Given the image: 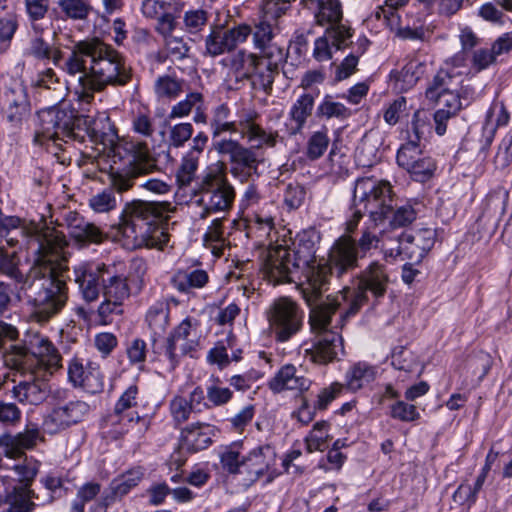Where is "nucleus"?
Wrapping results in <instances>:
<instances>
[{
    "mask_svg": "<svg viewBox=\"0 0 512 512\" xmlns=\"http://www.w3.org/2000/svg\"><path fill=\"white\" fill-rule=\"evenodd\" d=\"M369 44L370 41L364 36L357 39L356 48L336 67V80L342 81L356 72L359 58L367 51Z\"/></svg>",
    "mask_w": 512,
    "mask_h": 512,
    "instance_id": "39",
    "label": "nucleus"
},
{
    "mask_svg": "<svg viewBox=\"0 0 512 512\" xmlns=\"http://www.w3.org/2000/svg\"><path fill=\"white\" fill-rule=\"evenodd\" d=\"M353 34V29L342 21L326 27L325 30V35L329 38L332 47L336 51L349 47L352 44Z\"/></svg>",
    "mask_w": 512,
    "mask_h": 512,
    "instance_id": "47",
    "label": "nucleus"
},
{
    "mask_svg": "<svg viewBox=\"0 0 512 512\" xmlns=\"http://www.w3.org/2000/svg\"><path fill=\"white\" fill-rule=\"evenodd\" d=\"M105 263L84 261L74 266V281L78 285L79 292L86 302H94L98 299L102 290V276Z\"/></svg>",
    "mask_w": 512,
    "mask_h": 512,
    "instance_id": "23",
    "label": "nucleus"
},
{
    "mask_svg": "<svg viewBox=\"0 0 512 512\" xmlns=\"http://www.w3.org/2000/svg\"><path fill=\"white\" fill-rule=\"evenodd\" d=\"M46 374L32 371L29 380L20 381L13 387V396L23 404L39 405L50 393L48 383L43 379Z\"/></svg>",
    "mask_w": 512,
    "mask_h": 512,
    "instance_id": "28",
    "label": "nucleus"
},
{
    "mask_svg": "<svg viewBox=\"0 0 512 512\" xmlns=\"http://www.w3.org/2000/svg\"><path fill=\"white\" fill-rule=\"evenodd\" d=\"M169 212V202L133 200L126 203L115 227V237L130 250H163L169 242V234L161 224Z\"/></svg>",
    "mask_w": 512,
    "mask_h": 512,
    "instance_id": "4",
    "label": "nucleus"
},
{
    "mask_svg": "<svg viewBox=\"0 0 512 512\" xmlns=\"http://www.w3.org/2000/svg\"><path fill=\"white\" fill-rule=\"evenodd\" d=\"M138 387L130 385L119 397L114 407V415L110 416L111 424L116 421L126 420L131 424L132 429L136 428L137 432L144 433L149 427V421L140 417L138 414L134 416L132 412L126 413L129 409L137 405Z\"/></svg>",
    "mask_w": 512,
    "mask_h": 512,
    "instance_id": "25",
    "label": "nucleus"
},
{
    "mask_svg": "<svg viewBox=\"0 0 512 512\" xmlns=\"http://www.w3.org/2000/svg\"><path fill=\"white\" fill-rule=\"evenodd\" d=\"M314 101L315 98L311 93H304L292 104L285 123L286 132L289 136L302 133L308 118L312 114Z\"/></svg>",
    "mask_w": 512,
    "mask_h": 512,
    "instance_id": "29",
    "label": "nucleus"
},
{
    "mask_svg": "<svg viewBox=\"0 0 512 512\" xmlns=\"http://www.w3.org/2000/svg\"><path fill=\"white\" fill-rule=\"evenodd\" d=\"M203 427L208 428L209 425L196 423L187 426L184 430L186 443L195 451L207 448L212 442L210 436L202 431Z\"/></svg>",
    "mask_w": 512,
    "mask_h": 512,
    "instance_id": "55",
    "label": "nucleus"
},
{
    "mask_svg": "<svg viewBox=\"0 0 512 512\" xmlns=\"http://www.w3.org/2000/svg\"><path fill=\"white\" fill-rule=\"evenodd\" d=\"M330 139L326 128L315 131L307 141L306 156L310 160L320 158L327 150Z\"/></svg>",
    "mask_w": 512,
    "mask_h": 512,
    "instance_id": "54",
    "label": "nucleus"
},
{
    "mask_svg": "<svg viewBox=\"0 0 512 512\" xmlns=\"http://www.w3.org/2000/svg\"><path fill=\"white\" fill-rule=\"evenodd\" d=\"M29 54L38 60H51L54 66L66 73L68 57H63V52L58 47H52L42 37H35L31 40Z\"/></svg>",
    "mask_w": 512,
    "mask_h": 512,
    "instance_id": "37",
    "label": "nucleus"
},
{
    "mask_svg": "<svg viewBox=\"0 0 512 512\" xmlns=\"http://www.w3.org/2000/svg\"><path fill=\"white\" fill-rule=\"evenodd\" d=\"M359 256L355 239L350 235L340 236L331 246L326 258L318 260V266L310 270L312 293L307 294L306 303L321 301L322 293L328 289L333 277L340 279L358 267Z\"/></svg>",
    "mask_w": 512,
    "mask_h": 512,
    "instance_id": "6",
    "label": "nucleus"
},
{
    "mask_svg": "<svg viewBox=\"0 0 512 512\" xmlns=\"http://www.w3.org/2000/svg\"><path fill=\"white\" fill-rule=\"evenodd\" d=\"M4 503V512H33L40 505V496L27 486H13L6 489Z\"/></svg>",
    "mask_w": 512,
    "mask_h": 512,
    "instance_id": "30",
    "label": "nucleus"
},
{
    "mask_svg": "<svg viewBox=\"0 0 512 512\" xmlns=\"http://www.w3.org/2000/svg\"><path fill=\"white\" fill-rule=\"evenodd\" d=\"M294 260L290 247L270 246L261 264L262 271L268 280L275 284L296 282L303 273L299 267L293 269Z\"/></svg>",
    "mask_w": 512,
    "mask_h": 512,
    "instance_id": "15",
    "label": "nucleus"
},
{
    "mask_svg": "<svg viewBox=\"0 0 512 512\" xmlns=\"http://www.w3.org/2000/svg\"><path fill=\"white\" fill-rule=\"evenodd\" d=\"M351 111L343 103L335 101L331 95H325L322 101L318 104L316 109V116L319 119H332L345 120L349 118Z\"/></svg>",
    "mask_w": 512,
    "mask_h": 512,
    "instance_id": "44",
    "label": "nucleus"
},
{
    "mask_svg": "<svg viewBox=\"0 0 512 512\" xmlns=\"http://www.w3.org/2000/svg\"><path fill=\"white\" fill-rule=\"evenodd\" d=\"M169 313V305L164 301H157L146 313V322L153 334V346L156 343V337H160L169 325Z\"/></svg>",
    "mask_w": 512,
    "mask_h": 512,
    "instance_id": "38",
    "label": "nucleus"
},
{
    "mask_svg": "<svg viewBox=\"0 0 512 512\" xmlns=\"http://www.w3.org/2000/svg\"><path fill=\"white\" fill-rule=\"evenodd\" d=\"M303 311L288 298L276 300L269 316L270 327L277 342H287L303 327Z\"/></svg>",
    "mask_w": 512,
    "mask_h": 512,
    "instance_id": "14",
    "label": "nucleus"
},
{
    "mask_svg": "<svg viewBox=\"0 0 512 512\" xmlns=\"http://www.w3.org/2000/svg\"><path fill=\"white\" fill-rule=\"evenodd\" d=\"M198 106H203V95L199 92L189 93L184 100L178 102L171 108L169 118L186 117Z\"/></svg>",
    "mask_w": 512,
    "mask_h": 512,
    "instance_id": "58",
    "label": "nucleus"
},
{
    "mask_svg": "<svg viewBox=\"0 0 512 512\" xmlns=\"http://www.w3.org/2000/svg\"><path fill=\"white\" fill-rule=\"evenodd\" d=\"M194 129L191 123L182 122L170 127L168 142L170 147L181 148L191 139Z\"/></svg>",
    "mask_w": 512,
    "mask_h": 512,
    "instance_id": "62",
    "label": "nucleus"
},
{
    "mask_svg": "<svg viewBox=\"0 0 512 512\" xmlns=\"http://www.w3.org/2000/svg\"><path fill=\"white\" fill-rule=\"evenodd\" d=\"M378 375V368L365 361L354 363L347 370L345 379L346 386L351 391H358L375 381Z\"/></svg>",
    "mask_w": 512,
    "mask_h": 512,
    "instance_id": "35",
    "label": "nucleus"
},
{
    "mask_svg": "<svg viewBox=\"0 0 512 512\" xmlns=\"http://www.w3.org/2000/svg\"><path fill=\"white\" fill-rule=\"evenodd\" d=\"M66 74L77 77L75 94L82 102L90 103L96 92L108 86H125L133 76L126 56L99 38L76 42L68 56Z\"/></svg>",
    "mask_w": 512,
    "mask_h": 512,
    "instance_id": "2",
    "label": "nucleus"
},
{
    "mask_svg": "<svg viewBox=\"0 0 512 512\" xmlns=\"http://www.w3.org/2000/svg\"><path fill=\"white\" fill-rule=\"evenodd\" d=\"M65 222L69 235L83 246L89 244H100L105 239V233L100 227L87 221L77 212H68L65 216Z\"/></svg>",
    "mask_w": 512,
    "mask_h": 512,
    "instance_id": "26",
    "label": "nucleus"
},
{
    "mask_svg": "<svg viewBox=\"0 0 512 512\" xmlns=\"http://www.w3.org/2000/svg\"><path fill=\"white\" fill-rule=\"evenodd\" d=\"M329 424L326 421H320L314 424L313 429L305 438L306 449L309 453L323 451L327 447L329 440Z\"/></svg>",
    "mask_w": 512,
    "mask_h": 512,
    "instance_id": "50",
    "label": "nucleus"
},
{
    "mask_svg": "<svg viewBox=\"0 0 512 512\" xmlns=\"http://www.w3.org/2000/svg\"><path fill=\"white\" fill-rule=\"evenodd\" d=\"M68 380L74 387L82 388L90 394L100 393L104 389V375L100 365L78 356L68 362Z\"/></svg>",
    "mask_w": 512,
    "mask_h": 512,
    "instance_id": "18",
    "label": "nucleus"
},
{
    "mask_svg": "<svg viewBox=\"0 0 512 512\" xmlns=\"http://www.w3.org/2000/svg\"><path fill=\"white\" fill-rule=\"evenodd\" d=\"M251 33V27L246 24H240L226 30H223L221 27H215L205 38L204 55L217 57L230 53L239 44L244 43Z\"/></svg>",
    "mask_w": 512,
    "mask_h": 512,
    "instance_id": "19",
    "label": "nucleus"
},
{
    "mask_svg": "<svg viewBox=\"0 0 512 512\" xmlns=\"http://www.w3.org/2000/svg\"><path fill=\"white\" fill-rule=\"evenodd\" d=\"M107 155L112 159L109 178L111 187L92 195L89 207L96 213H107L117 206L116 192L129 190L140 176L150 174L158 169L156 160L151 156L148 145L143 141L118 139L115 132L108 135Z\"/></svg>",
    "mask_w": 512,
    "mask_h": 512,
    "instance_id": "3",
    "label": "nucleus"
},
{
    "mask_svg": "<svg viewBox=\"0 0 512 512\" xmlns=\"http://www.w3.org/2000/svg\"><path fill=\"white\" fill-rule=\"evenodd\" d=\"M461 83V74L453 69H440L426 89V98L429 101H439L442 94L458 91Z\"/></svg>",
    "mask_w": 512,
    "mask_h": 512,
    "instance_id": "33",
    "label": "nucleus"
},
{
    "mask_svg": "<svg viewBox=\"0 0 512 512\" xmlns=\"http://www.w3.org/2000/svg\"><path fill=\"white\" fill-rule=\"evenodd\" d=\"M102 276V293L104 301L98 307L102 318L111 314H121L122 305L130 297L128 276L116 264H105Z\"/></svg>",
    "mask_w": 512,
    "mask_h": 512,
    "instance_id": "13",
    "label": "nucleus"
},
{
    "mask_svg": "<svg viewBox=\"0 0 512 512\" xmlns=\"http://www.w3.org/2000/svg\"><path fill=\"white\" fill-rule=\"evenodd\" d=\"M224 221V218L214 219L203 236L205 245L210 247L217 256L223 254V248L227 241L223 225Z\"/></svg>",
    "mask_w": 512,
    "mask_h": 512,
    "instance_id": "43",
    "label": "nucleus"
},
{
    "mask_svg": "<svg viewBox=\"0 0 512 512\" xmlns=\"http://www.w3.org/2000/svg\"><path fill=\"white\" fill-rule=\"evenodd\" d=\"M40 483L48 491V494L43 499L40 498V505H47L53 503L56 499L61 498L66 489L64 488V478L55 473L50 472L40 478Z\"/></svg>",
    "mask_w": 512,
    "mask_h": 512,
    "instance_id": "48",
    "label": "nucleus"
},
{
    "mask_svg": "<svg viewBox=\"0 0 512 512\" xmlns=\"http://www.w3.org/2000/svg\"><path fill=\"white\" fill-rule=\"evenodd\" d=\"M214 149L219 155L228 158L231 175L241 183L247 182L252 175L257 174L262 160L253 147H246L237 140L224 138L214 143Z\"/></svg>",
    "mask_w": 512,
    "mask_h": 512,
    "instance_id": "12",
    "label": "nucleus"
},
{
    "mask_svg": "<svg viewBox=\"0 0 512 512\" xmlns=\"http://www.w3.org/2000/svg\"><path fill=\"white\" fill-rule=\"evenodd\" d=\"M244 131L249 139V141H257L258 143L255 145L256 149H260L263 146L267 147H275L277 143L278 133L277 132H267L258 124L253 122H247L244 126Z\"/></svg>",
    "mask_w": 512,
    "mask_h": 512,
    "instance_id": "49",
    "label": "nucleus"
},
{
    "mask_svg": "<svg viewBox=\"0 0 512 512\" xmlns=\"http://www.w3.org/2000/svg\"><path fill=\"white\" fill-rule=\"evenodd\" d=\"M318 241L319 236L314 230L303 231L297 235V239L294 242V248L291 249L295 259L294 261H296L293 262V269L295 267H299L307 280V287L302 290L305 300L307 294L312 293V278L310 277V270H314L315 267L318 266V261L316 260Z\"/></svg>",
    "mask_w": 512,
    "mask_h": 512,
    "instance_id": "17",
    "label": "nucleus"
},
{
    "mask_svg": "<svg viewBox=\"0 0 512 512\" xmlns=\"http://www.w3.org/2000/svg\"><path fill=\"white\" fill-rule=\"evenodd\" d=\"M206 397L210 407L226 405L233 397V392L228 387L222 386L219 377L211 376L206 384Z\"/></svg>",
    "mask_w": 512,
    "mask_h": 512,
    "instance_id": "46",
    "label": "nucleus"
},
{
    "mask_svg": "<svg viewBox=\"0 0 512 512\" xmlns=\"http://www.w3.org/2000/svg\"><path fill=\"white\" fill-rule=\"evenodd\" d=\"M340 302L328 296L325 301H318L310 307L309 324L317 334L313 345L304 349V356L316 364H328L344 352L343 339L340 334L329 330L331 319L339 308Z\"/></svg>",
    "mask_w": 512,
    "mask_h": 512,
    "instance_id": "7",
    "label": "nucleus"
},
{
    "mask_svg": "<svg viewBox=\"0 0 512 512\" xmlns=\"http://www.w3.org/2000/svg\"><path fill=\"white\" fill-rule=\"evenodd\" d=\"M429 116L423 110L414 113L411 128L408 131V141L405 144H413L418 149H422V141L426 140L430 134Z\"/></svg>",
    "mask_w": 512,
    "mask_h": 512,
    "instance_id": "41",
    "label": "nucleus"
},
{
    "mask_svg": "<svg viewBox=\"0 0 512 512\" xmlns=\"http://www.w3.org/2000/svg\"><path fill=\"white\" fill-rule=\"evenodd\" d=\"M509 118V113L503 102L495 101L492 103L487 112L486 121L483 126V135L481 140L482 144L480 151H488L494 140L496 129L498 127L507 125Z\"/></svg>",
    "mask_w": 512,
    "mask_h": 512,
    "instance_id": "32",
    "label": "nucleus"
},
{
    "mask_svg": "<svg viewBox=\"0 0 512 512\" xmlns=\"http://www.w3.org/2000/svg\"><path fill=\"white\" fill-rule=\"evenodd\" d=\"M89 408V405L81 400H71L62 405H56L45 417L44 429L49 434H56L80 422L89 412Z\"/></svg>",
    "mask_w": 512,
    "mask_h": 512,
    "instance_id": "21",
    "label": "nucleus"
},
{
    "mask_svg": "<svg viewBox=\"0 0 512 512\" xmlns=\"http://www.w3.org/2000/svg\"><path fill=\"white\" fill-rule=\"evenodd\" d=\"M275 465L276 452L268 444L257 446L242 456L243 470L250 481H257L267 475V482H271L275 475Z\"/></svg>",
    "mask_w": 512,
    "mask_h": 512,
    "instance_id": "22",
    "label": "nucleus"
},
{
    "mask_svg": "<svg viewBox=\"0 0 512 512\" xmlns=\"http://www.w3.org/2000/svg\"><path fill=\"white\" fill-rule=\"evenodd\" d=\"M196 328V322L193 323L191 318H185L167 338L164 356L167 358L169 371L175 370L182 356L196 351Z\"/></svg>",
    "mask_w": 512,
    "mask_h": 512,
    "instance_id": "16",
    "label": "nucleus"
},
{
    "mask_svg": "<svg viewBox=\"0 0 512 512\" xmlns=\"http://www.w3.org/2000/svg\"><path fill=\"white\" fill-rule=\"evenodd\" d=\"M200 202L203 204L201 218L212 212H226L231 209L235 190L225 172L218 164L208 167L199 182Z\"/></svg>",
    "mask_w": 512,
    "mask_h": 512,
    "instance_id": "11",
    "label": "nucleus"
},
{
    "mask_svg": "<svg viewBox=\"0 0 512 512\" xmlns=\"http://www.w3.org/2000/svg\"><path fill=\"white\" fill-rule=\"evenodd\" d=\"M310 386V380L299 375L297 368L292 364L284 365L268 382V387L274 393L284 390L304 391Z\"/></svg>",
    "mask_w": 512,
    "mask_h": 512,
    "instance_id": "31",
    "label": "nucleus"
},
{
    "mask_svg": "<svg viewBox=\"0 0 512 512\" xmlns=\"http://www.w3.org/2000/svg\"><path fill=\"white\" fill-rule=\"evenodd\" d=\"M35 246L36 258L29 273L19 269L20 259L16 252L8 253L0 248V273L21 284L31 318L46 324L61 313L68 302L66 273L68 267L64 249L68 242L65 235L55 230L29 240Z\"/></svg>",
    "mask_w": 512,
    "mask_h": 512,
    "instance_id": "1",
    "label": "nucleus"
},
{
    "mask_svg": "<svg viewBox=\"0 0 512 512\" xmlns=\"http://www.w3.org/2000/svg\"><path fill=\"white\" fill-rule=\"evenodd\" d=\"M39 124L35 131L34 143L45 146L47 152L58 155L61 144L57 140L75 139L74 116L71 112L57 107L38 113Z\"/></svg>",
    "mask_w": 512,
    "mask_h": 512,
    "instance_id": "9",
    "label": "nucleus"
},
{
    "mask_svg": "<svg viewBox=\"0 0 512 512\" xmlns=\"http://www.w3.org/2000/svg\"><path fill=\"white\" fill-rule=\"evenodd\" d=\"M57 6L64 19L73 21L86 20L92 11L89 0H58Z\"/></svg>",
    "mask_w": 512,
    "mask_h": 512,
    "instance_id": "42",
    "label": "nucleus"
},
{
    "mask_svg": "<svg viewBox=\"0 0 512 512\" xmlns=\"http://www.w3.org/2000/svg\"><path fill=\"white\" fill-rule=\"evenodd\" d=\"M391 214L390 225L394 228L405 227L413 223L417 218V210L415 207L407 202L403 205L397 206L395 210L393 207L387 216Z\"/></svg>",
    "mask_w": 512,
    "mask_h": 512,
    "instance_id": "57",
    "label": "nucleus"
},
{
    "mask_svg": "<svg viewBox=\"0 0 512 512\" xmlns=\"http://www.w3.org/2000/svg\"><path fill=\"white\" fill-rule=\"evenodd\" d=\"M100 493L101 485L99 483L87 482L83 484L78 488L69 512H84L85 504L94 500Z\"/></svg>",
    "mask_w": 512,
    "mask_h": 512,
    "instance_id": "51",
    "label": "nucleus"
},
{
    "mask_svg": "<svg viewBox=\"0 0 512 512\" xmlns=\"http://www.w3.org/2000/svg\"><path fill=\"white\" fill-rule=\"evenodd\" d=\"M6 121L12 128H20L30 116V105L25 97L11 101L4 111Z\"/></svg>",
    "mask_w": 512,
    "mask_h": 512,
    "instance_id": "45",
    "label": "nucleus"
},
{
    "mask_svg": "<svg viewBox=\"0 0 512 512\" xmlns=\"http://www.w3.org/2000/svg\"><path fill=\"white\" fill-rule=\"evenodd\" d=\"M182 85V81L169 75H164L156 79L154 91L158 98L174 99L182 92Z\"/></svg>",
    "mask_w": 512,
    "mask_h": 512,
    "instance_id": "52",
    "label": "nucleus"
},
{
    "mask_svg": "<svg viewBox=\"0 0 512 512\" xmlns=\"http://www.w3.org/2000/svg\"><path fill=\"white\" fill-rule=\"evenodd\" d=\"M167 55L173 60H183L189 57L190 46L182 36H171L163 40Z\"/></svg>",
    "mask_w": 512,
    "mask_h": 512,
    "instance_id": "63",
    "label": "nucleus"
},
{
    "mask_svg": "<svg viewBox=\"0 0 512 512\" xmlns=\"http://www.w3.org/2000/svg\"><path fill=\"white\" fill-rule=\"evenodd\" d=\"M393 193L389 182L377 181L373 178H360L355 182L352 215L346 222V232L353 233L365 213H369L372 226L361 229V236L355 240L361 258L372 250L378 248L381 239L377 232L378 224L382 223L392 208Z\"/></svg>",
    "mask_w": 512,
    "mask_h": 512,
    "instance_id": "5",
    "label": "nucleus"
},
{
    "mask_svg": "<svg viewBox=\"0 0 512 512\" xmlns=\"http://www.w3.org/2000/svg\"><path fill=\"white\" fill-rule=\"evenodd\" d=\"M208 19V12L203 9L187 10L183 15V30L190 35L198 34L205 28Z\"/></svg>",
    "mask_w": 512,
    "mask_h": 512,
    "instance_id": "53",
    "label": "nucleus"
},
{
    "mask_svg": "<svg viewBox=\"0 0 512 512\" xmlns=\"http://www.w3.org/2000/svg\"><path fill=\"white\" fill-rule=\"evenodd\" d=\"M316 22L321 26H331L342 21L343 13L339 0H316Z\"/></svg>",
    "mask_w": 512,
    "mask_h": 512,
    "instance_id": "40",
    "label": "nucleus"
},
{
    "mask_svg": "<svg viewBox=\"0 0 512 512\" xmlns=\"http://www.w3.org/2000/svg\"><path fill=\"white\" fill-rule=\"evenodd\" d=\"M424 73V65L416 60L409 61L399 73L398 82H402L401 89L413 87Z\"/></svg>",
    "mask_w": 512,
    "mask_h": 512,
    "instance_id": "60",
    "label": "nucleus"
},
{
    "mask_svg": "<svg viewBox=\"0 0 512 512\" xmlns=\"http://www.w3.org/2000/svg\"><path fill=\"white\" fill-rule=\"evenodd\" d=\"M257 55L240 49L229 54L220 61V64L228 68L237 80L250 79L256 69Z\"/></svg>",
    "mask_w": 512,
    "mask_h": 512,
    "instance_id": "34",
    "label": "nucleus"
},
{
    "mask_svg": "<svg viewBox=\"0 0 512 512\" xmlns=\"http://www.w3.org/2000/svg\"><path fill=\"white\" fill-rule=\"evenodd\" d=\"M199 159L184 155L177 170L176 178L180 187L189 186L195 179Z\"/></svg>",
    "mask_w": 512,
    "mask_h": 512,
    "instance_id": "59",
    "label": "nucleus"
},
{
    "mask_svg": "<svg viewBox=\"0 0 512 512\" xmlns=\"http://www.w3.org/2000/svg\"><path fill=\"white\" fill-rule=\"evenodd\" d=\"M512 163V132H509L501 141L494 158L497 169H506Z\"/></svg>",
    "mask_w": 512,
    "mask_h": 512,
    "instance_id": "64",
    "label": "nucleus"
},
{
    "mask_svg": "<svg viewBox=\"0 0 512 512\" xmlns=\"http://www.w3.org/2000/svg\"><path fill=\"white\" fill-rule=\"evenodd\" d=\"M255 66L256 69L251 77L253 78V84L258 85L265 91L271 90L274 82V75L278 72L279 69L270 67L258 56L256 58Z\"/></svg>",
    "mask_w": 512,
    "mask_h": 512,
    "instance_id": "56",
    "label": "nucleus"
},
{
    "mask_svg": "<svg viewBox=\"0 0 512 512\" xmlns=\"http://www.w3.org/2000/svg\"><path fill=\"white\" fill-rule=\"evenodd\" d=\"M209 281L203 269L178 270L171 279L173 287L181 293H190L193 289L203 288Z\"/></svg>",
    "mask_w": 512,
    "mask_h": 512,
    "instance_id": "36",
    "label": "nucleus"
},
{
    "mask_svg": "<svg viewBox=\"0 0 512 512\" xmlns=\"http://www.w3.org/2000/svg\"><path fill=\"white\" fill-rule=\"evenodd\" d=\"M397 164L406 170L414 181H428L436 170L434 160L413 144H402L396 156Z\"/></svg>",
    "mask_w": 512,
    "mask_h": 512,
    "instance_id": "20",
    "label": "nucleus"
},
{
    "mask_svg": "<svg viewBox=\"0 0 512 512\" xmlns=\"http://www.w3.org/2000/svg\"><path fill=\"white\" fill-rule=\"evenodd\" d=\"M41 440L43 437L40 430L36 426H32L16 435H1L0 448L6 457L16 459L24 455L25 450L33 449Z\"/></svg>",
    "mask_w": 512,
    "mask_h": 512,
    "instance_id": "27",
    "label": "nucleus"
},
{
    "mask_svg": "<svg viewBox=\"0 0 512 512\" xmlns=\"http://www.w3.org/2000/svg\"><path fill=\"white\" fill-rule=\"evenodd\" d=\"M147 344L141 338H135L126 346V354L129 363L136 366L139 370L144 369V364L147 357Z\"/></svg>",
    "mask_w": 512,
    "mask_h": 512,
    "instance_id": "61",
    "label": "nucleus"
},
{
    "mask_svg": "<svg viewBox=\"0 0 512 512\" xmlns=\"http://www.w3.org/2000/svg\"><path fill=\"white\" fill-rule=\"evenodd\" d=\"M404 255L415 262H420L433 248L436 241V231L432 228H421L412 232L400 234Z\"/></svg>",
    "mask_w": 512,
    "mask_h": 512,
    "instance_id": "24",
    "label": "nucleus"
},
{
    "mask_svg": "<svg viewBox=\"0 0 512 512\" xmlns=\"http://www.w3.org/2000/svg\"><path fill=\"white\" fill-rule=\"evenodd\" d=\"M29 345L28 349L22 346H13L11 360L17 369H31L42 374L52 375L62 367V357L47 337L36 335Z\"/></svg>",
    "mask_w": 512,
    "mask_h": 512,
    "instance_id": "10",
    "label": "nucleus"
},
{
    "mask_svg": "<svg viewBox=\"0 0 512 512\" xmlns=\"http://www.w3.org/2000/svg\"><path fill=\"white\" fill-rule=\"evenodd\" d=\"M356 278L358 281L356 289L351 290L345 287L341 291L342 299H349V306L341 315L342 321L359 312L361 307L368 301V292L375 298H381L387 291L389 275L385 265L378 261H372L357 274Z\"/></svg>",
    "mask_w": 512,
    "mask_h": 512,
    "instance_id": "8",
    "label": "nucleus"
}]
</instances>
